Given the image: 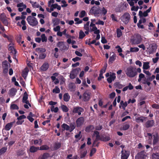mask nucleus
Wrapping results in <instances>:
<instances>
[{
  "label": "nucleus",
  "instance_id": "obj_39",
  "mask_svg": "<svg viewBox=\"0 0 159 159\" xmlns=\"http://www.w3.org/2000/svg\"><path fill=\"white\" fill-rule=\"evenodd\" d=\"M115 86L119 89H121L124 86L120 83L119 82H116L114 84Z\"/></svg>",
  "mask_w": 159,
  "mask_h": 159
},
{
  "label": "nucleus",
  "instance_id": "obj_50",
  "mask_svg": "<svg viewBox=\"0 0 159 159\" xmlns=\"http://www.w3.org/2000/svg\"><path fill=\"white\" fill-rule=\"evenodd\" d=\"M25 153V152L24 150H20L17 152V155L18 156H21L23 155Z\"/></svg>",
  "mask_w": 159,
  "mask_h": 159
},
{
  "label": "nucleus",
  "instance_id": "obj_7",
  "mask_svg": "<svg viewBox=\"0 0 159 159\" xmlns=\"http://www.w3.org/2000/svg\"><path fill=\"white\" fill-rule=\"evenodd\" d=\"M84 122V118L83 117L78 118L76 121V126L77 127H80L82 126Z\"/></svg>",
  "mask_w": 159,
  "mask_h": 159
},
{
  "label": "nucleus",
  "instance_id": "obj_40",
  "mask_svg": "<svg viewBox=\"0 0 159 159\" xmlns=\"http://www.w3.org/2000/svg\"><path fill=\"white\" fill-rule=\"evenodd\" d=\"M76 87L75 85L72 83L69 84V88L72 91H74L75 90Z\"/></svg>",
  "mask_w": 159,
  "mask_h": 159
},
{
  "label": "nucleus",
  "instance_id": "obj_61",
  "mask_svg": "<svg viewBox=\"0 0 159 159\" xmlns=\"http://www.w3.org/2000/svg\"><path fill=\"white\" fill-rule=\"evenodd\" d=\"M61 2L63 4L61 5V7H66L68 6V4L66 3V2L65 0H62Z\"/></svg>",
  "mask_w": 159,
  "mask_h": 159
},
{
  "label": "nucleus",
  "instance_id": "obj_47",
  "mask_svg": "<svg viewBox=\"0 0 159 159\" xmlns=\"http://www.w3.org/2000/svg\"><path fill=\"white\" fill-rule=\"evenodd\" d=\"M28 99V94L26 92H25L24 93L22 98V102L26 101Z\"/></svg>",
  "mask_w": 159,
  "mask_h": 159
},
{
  "label": "nucleus",
  "instance_id": "obj_5",
  "mask_svg": "<svg viewBox=\"0 0 159 159\" xmlns=\"http://www.w3.org/2000/svg\"><path fill=\"white\" fill-rule=\"evenodd\" d=\"M130 19V16L128 12L125 13L120 17V19L121 21L125 24H127L129 22Z\"/></svg>",
  "mask_w": 159,
  "mask_h": 159
},
{
  "label": "nucleus",
  "instance_id": "obj_16",
  "mask_svg": "<svg viewBox=\"0 0 159 159\" xmlns=\"http://www.w3.org/2000/svg\"><path fill=\"white\" fill-rule=\"evenodd\" d=\"M157 48V45L155 43H153L151 44L150 52L151 53H152L156 51Z\"/></svg>",
  "mask_w": 159,
  "mask_h": 159
},
{
  "label": "nucleus",
  "instance_id": "obj_14",
  "mask_svg": "<svg viewBox=\"0 0 159 159\" xmlns=\"http://www.w3.org/2000/svg\"><path fill=\"white\" fill-rule=\"evenodd\" d=\"M90 93H89L84 92L83 95V98L84 101H88L90 98Z\"/></svg>",
  "mask_w": 159,
  "mask_h": 159
},
{
  "label": "nucleus",
  "instance_id": "obj_64",
  "mask_svg": "<svg viewBox=\"0 0 159 159\" xmlns=\"http://www.w3.org/2000/svg\"><path fill=\"white\" fill-rule=\"evenodd\" d=\"M102 128V125H99L95 127V129L97 131H99L101 130Z\"/></svg>",
  "mask_w": 159,
  "mask_h": 159
},
{
  "label": "nucleus",
  "instance_id": "obj_25",
  "mask_svg": "<svg viewBox=\"0 0 159 159\" xmlns=\"http://www.w3.org/2000/svg\"><path fill=\"white\" fill-rule=\"evenodd\" d=\"M9 92L10 95L12 96H14L16 95L17 90L16 89L12 88L10 90Z\"/></svg>",
  "mask_w": 159,
  "mask_h": 159
},
{
  "label": "nucleus",
  "instance_id": "obj_37",
  "mask_svg": "<svg viewBox=\"0 0 159 159\" xmlns=\"http://www.w3.org/2000/svg\"><path fill=\"white\" fill-rule=\"evenodd\" d=\"M85 36V34L82 30L80 31L79 32V39H82Z\"/></svg>",
  "mask_w": 159,
  "mask_h": 159
},
{
  "label": "nucleus",
  "instance_id": "obj_58",
  "mask_svg": "<svg viewBox=\"0 0 159 159\" xmlns=\"http://www.w3.org/2000/svg\"><path fill=\"white\" fill-rule=\"evenodd\" d=\"M111 18L112 19V20L114 21H117V20L116 17L115 15L114 14H112L111 15Z\"/></svg>",
  "mask_w": 159,
  "mask_h": 159
},
{
  "label": "nucleus",
  "instance_id": "obj_4",
  "mask_svg": "<svg viewBox=\"0 0 159 159\" xmlns=\"http://www.w3.org/2000/svg\"><path fill=\"white\" fill-rule=\"evenodd\" d=\"M142 38L141 36L139 34H136L135 36L130 39V42L132 44H138L141 42Z\"/></svg>",
  "mask_w": 159,
  "mask_h": 159
},
{
  "label": "nucleus",
  "instance_id": "obj_34",
  "mask_svg": "<svg viewBox=\"0 0 159 159\" xmlns=\"http://www.w3.org/2000/svg\"><path fill=\"white\" fill-rule=\"evenodd\" d=\"M100 32V31L99 30H96V31H95L94 32V33L95 34H97V36L95 39L96 40H98L100 38V35L99 34Z\"/></svg>",
  "mask_w": 159,
  "mask_h": 159
},
{
  "label": "nucleus",
  "instance_id": "obj_2",
  "mask_svg": "<svg viewBox=\"0 0 159 159\" xmlns=\"http://www.w3.org/2000/svg\"><path fill=\"white\" fill-rule=\"evenodd\" d=\"M101 10L99 7L98 6H93L90 11V12L91 14H93L96 17H98L99 14L101 13Z\"/></svg>",
  "mask_w": 159,
  "mask_h": 159
},
{
  "label": "nucleus",
  "instance_id": "obj_18",
  "mask_svg": "<svg viewBox=\"0 0 159 159\" xmlns=\"http://www.w3.org/2000/svg\"><path fill=\"white\" fill-rule=\"evenodd\" d=\"M39 150V147H35L34 146H31L29 149L31 153L36 152Z\"/></svg>",
  "mask_w": 159,
  "mask_h": 159
},
{
  "label": "nucleus",
  "instance_id": "obj_17",
  "mask_svg": "<svg viewBox=\"0 0 159 159\" xmlns=\"http://www.w3.org/2000/svg\"><path fill=\"white\" fill-rule=\"evenodd\" d=\"M128 105L127 102L125 101L124 102L123 100H121L120 103V104L119 105V107L120 108L122 107V108L124 110H125V107L127 106Z\"/></svg>",
  "mask_w": 159,
  "mask_h": 159
},
{
  "label": "nucleus",
  "instance_id": "obj_23",
  "mask_svg": "<svg viewBox=\"0 0 159 159\" xmlns=\"http://www.w3.org/2000/svg\"><path fill=\"white\" fill-rule=\"evenodd\" d=\"M94 128V126L93 125H90L87 126L85 129V131L87 132H89L91 130H93Z\"/></svg>",
  "mask_w": 159,
  "mask_h": 159
},
{
  "label": "nucleus",
  "instance_id": "obj_13",
  "mask_svg": "<svg viewBox=\"0 0 159 159\" xmlns=\"http://www.w3.org/2000/svg\"><path fill=\"white\" fill-rule=\"evenodd\" d=\"M49 67V64L47 62L44 63L43 65L41 66L40 69L41 71H46Z\"/></svg>",
  "mask_w": 159,
  "mask_h": 159
},
{
  "label": "nucleus",
  "instance_id": "obj_28",
  "mask_svg": "<svg viewBox=\"0 0 159 159\" xmlns=\"http://www.w3.org/2000/svg\"><path fill=\"white\" fill-rule=\"evenodd\" d=\"M35 50L38 52V53L42 52L43 53L46 51V50L45 48H37Z\"/></svg>",
  "mask_w": 159,
  "mask_h": 159
},
{
  "label": "nucleus",
  "instance_id": "obj_56",
  "mask_svg": "<svg viewBox=\"0 0 159 159\" xmlns=\"http://www.w3.org/2000/svg\"><path fill=\"white\" fill-rule=\"evenodd\" d=\"M61 146V144L60 143H56L55 144L54 148L56 150L58 149Z\"/></svg>",
  "mask_w": 159,
  "mask_h": 159
},
{
  "label": "nucleus",
  "instance_id": "obj_24",
  "mask_svg": "<svg viewBox=\"0 0 159 159\" xmlns=\"http://www.w3.org/2000/svg\"><path fill=\"white\" fill-rule=\"evenodd\" d=\"M61 127L62 128V131L65 130H69L70 131V127L66 123H63L61 125Z\"/></svg>",
  "mask_w": 159,
  "mask_h": 159
},
{
  "label": "nucleus",
  "instance_id": "obj_3",
  "mask_svg": "<svg viewBox=\"0 0 159 159\" xmlns=\"http://www.w3.org/2000/svg\"><path fill=\"white\" fill-rule=\"evenodd\" d=\"M26 20L28 23L31 26H34L38 24V21L36 18L30 16L27 17Z\"/></svg>",
  "mask_w": 159,
  "mask_h": 159
},
{
  "label": "nucleus",
  "instance_id": "obj_53",
  "mask_svg": "<svg viewBox=\"0 0 159 159\" xmlns=\"http://www.w3.org/2000/svg\"><path fill=\"white\" fill-rule=\"evenodd\" d=\"M152 157L153 159H159V153H153L152 155Z\"/></svg>",
  "mask_w": 159,
  "mask_h": 159
},
{
  "label": "nucleus",
  "instance_id": "obj_20",
  "mask_svg": "<svg viewBox=\"0 0 159 159\" xmlns=\"http://www.w3.org/2000/svg\"><path fill=\"white\" fill-rule=\"evenodd\" d=\"M14 122H11L6 124L5 127V129L7 131L9 130L12 127Z\"/></svg>",
  "mask_w": 159,
  "mask_h": 159
},
{
  "label": "nucleus",
  "instance_id": "obj_31",
  "mask_svg": "<svg viewBox=\"0 0 159 159\" xmlns=\"http://www.w3.org/2000/svg\"><path fill=\"white\" fill-rule=\"evenodd\" d=\"M49 147L46 145H44L41 146L39 148V150H47L49 149Z\"/></svg>",
  "mask_w": 159,
  "mask_h": 159
},
{
  "label": "nucleus",
  "instance_id": "obj_38",
  "mask_svg": "<svg viewBox=\"0 0 159 159\" xmlns=\"http://www.w3.org/2000/svg\"><path fill=\"white\" fill-rule=\"evenodd\" d=\"M61 108L64 112H67L69 110L68 108L66 106L64 105H63L61 106Z\"/></svg>",
  "mask_w": 159,
  "mask_h": 159
},
{
  "label": "nucleus",
  "instance_id": "obj_32",
  "mask_svg": "<svg viewBox=\"0 0 159 159\" xmlns=\"http://www.w3.org/2000/svg\"><path fill=\"white\" fill-rule=\"evenodd\" d=\"M110 140V138L108 136H106L105 137L101 136V139H100V140L102 141L106 142Z\"/></svg>",
  "mask_w": 159,
  "mask_h": 159
},
{
  "label": "nucleus",
  "instance_id": "obj_46",
  "mask_svg": "<svg viewBox=\"0 0 159 159\" xmlns=\"http://www.w3.org/2000/svg\"><path fill=\"white\" fill-rule=\"evenodd\" d=\"M7 149V148L4 147L0 149V155H1L6 152Z\"/></svg>",
  "mask_w": 159,
  "mask_h": 159
},
{
  "label": "nucleus",
  "instance_id": "obj_9",
  "mask_svg": "<svg viewBox=\"0 0 159 159\" xmlns=\"http://www.w3.org/2000/svg\"><path fill=\"white\" fill-rule=\"evenodd\" d=\"M6 17L4 13L0 15V20L5 25L7 26L8 23L7 20L6 19Z\"/></svg>",
  "mask_w": 159,
  "mask_h": 159
},
{
  "label": "nucleus",
  "instance_id": "obj_30",
  "mask_svg": "<svg viewBox=\"0 0 159 159\" xmlns=\"http://www.w3.org/2000/svg\"><path fill=\"white\" fill-rule=\"evenodd\" d=\"M102 70H101L100 71L99 77H98V80H100L104 78L103 76V74L105 72V69L104 70L103 72H102Z\"/></svg>",
  "mask_w": 159,
  "mask_h": 159
},
{
  "label": "nucleus",
  "instance_id": "obj_35",
  "mask_svg": "<svg viewBox=\"0 0 159 159\" xmlns=\"http://www.w3.org/2000/svg\"><path fill=\"white\" fill-rule=\"evenodd\" d=\"M29 70H25V71H23L22 74V76L25 79L28 74Z\"/></svg>",
  "mask_w": 159,
  "mask_h": 159
},
{
  "label": "nucleus",
  "instance_id": "obj_49",
  "mask_svg": "<svg viewBox=\"0 0 159 159\" xmlns=\"http://www.w3.org/2000/svg\"><path fill=\"white\" fill-rule=\"evenodd\" d=\"M51 110L52 111H54V112L56 113L58 110V108L57 107L55 108L54 106H52L51 107Z\"/></svg>",
  "mask_w": 159,
  "mask_h": 159
},
{
  "label": "nucleus",
  "instance_id": "obj_42",
  "mask_svg": "<svg viewBox=\"0 0 159 159\" xmlns=\"http://www.w3.org/2000/svg\"><path fill=\"white\" fill-rule=\"evenodd\" d=\"M60 91L59 88L57 86H55V88L52 90V92L56 93H59Z\"/></svg>",
  "mask_w": 159,
  "mask_h": 159
},
{
  "label": "nucleus",
  "instance_id": "obj_33",
  "mask_svg": "<svg viewBox=\"0 0 159 159\" xmlns=\"http://www.w3.org/2000/svg\"><path fill=\"white\" fill-rule=\"evenodd\" d=\"M8 63L7 61H5L3 62L2 64V67L3 69H8Z\"/></svg>",
  "mask_w": 159,
  "mask_h": 159
},
{
  "label": "nucleus",
  "instance_id": "obj_10",
  "mask_svg": "<svg viewBox=\"0 0 159 159\" xmlns=\"http://www.w3.org/2000/svg\"><path fill=\"white\" fill-rule=\"evenodd\" d=\"M129 155V152L126 150L121 151V159H127Z\"/></svg>",
  "mask_w": 159,
  "mask_h": 159
},
{
  "label": "nucleus",
  "instance_id": "obj_36",
  "mask_svg": "<svg viewBox=\"0 0 159 159\" xmlns=\"http://www.w3.org/2000/svg\"><path fill=\"white\" fill-rule=\"evenodd\" d=\"M149 62H145L144 63L143 66V69L147 70L149 68L150 66L149 65Z\"/></svg>",
  "mask_w": 159,
  "mask_h": 159
},
{
  "label": "nucleus",
  "instance_id": "obj_63",
  "mask_svg": "<svg viewBox=\"0 0 159 159\" xmlns=\"http://www.w3.org/2000/svg\"><path fill=\"white\" fill-rule=\"evenodd\" d=\"M152 107L153 108L157 109H159V105L158 104L156 103L153 104L152 105Z\"/></svg>",
  "mask_w": 159,
  "mask_h": 159
},
{
  "label": "nucleus",
  "instance_id": "obj_60",
  "mask_svg": "<svg viewBox=\"0 0 159 159\" xmlns=\"http://www.w3.org/2000/svg\"><path fill=\"white\" fill-rule=\"evenodd\" d=\"M22 39V36L21 35H20L17 38V42L19 44L21 45L20 43L21 42Z\"/></svg>",
  "mask_w": 159,
  "mask_h": 159
},
{
  "label": "nucleus",
  "instance_id": "obj_1",
  "mask_svg": "<svg viewBox=\"0 0 159 159\" xmlns=\"http://www.w3.org/2000/svg\"><path fill=\"white\" fill-rule=\"evenodd\" d=\"M126 74L129 77L133 78L137 75L136 68L130 66L127 68L126 72Z\"/></svg>",
  "mask_w": 159,
  "mask_h": 159
},
{
  "label": "nucleus",
  "instance_id": "obj_54",
  "mask_svg": "<svg viewBox=\"0 0 159 159\" xmlns=\"http://www.w3.org/2000/svg\"><path fill=\"white\" fill-rule=\"evenodd\" d=\"M87 153V150H85L84 152H81L80 154V158H83L84 157Z\"/></svg>",
  "mask_w": 159,
  "mask_h": 159
},
{
  "label": "nucleus",
  "instance_id": "obj_43",
  "mask_svg": "<svg viewBox=\"0 0 159 159\" xmlns=\"http://www.w3.org/2000/svg\"><path fill=\"white\" fill-rule=\"evenodd\" d=\"M139 49L137 47H131L130 51L131 52H136L139 51Z\"/></svg>",
  "mask_w": 159,
  "mask_h": 159
},
{
  "label": "nucleus",
  "instance_id": "obj_45",
  "mask_svg": "<svg viewBox=\"0 0 159 159\" xmlns=\"http://www.w3.org/2000/svg\"><path fill=\"white\" fill-rule=\"evenodd\" d=\"M10 108L11 110H18L19 108L17 105L12 104L11 105Z\"/></svg>",
  "mask_w": 159,
  "mask_h": 159
},
{
  "label": "nucleus",
  "instance_id": "obj_12",
  "mask_svg": "<svg viewBox=\"0 0 159 159\" xmlns=\"http://www.w3.org/2000/svg\"><path fill=\"white\" fill-rule=\"evenodd\" d=\"M152 144L153 145H156L159 141V137L157 133L153 135Z\"/></svg>",
  "mask_w": 159,
  "mask_h": 159
},
{
  "label": "nucleus",
  "instance_id": "obj_41",
  "mask_svg": "<svg viewBox=\"0 0 159 159\" xmlns=\"http://www.w3.org/2000/svg\"><path fill=\"white\" fill-rule=\"evenodd\" d=\"M117 36L118 38L120 37L122 35V32L120 29L118 28L116 30Z\"/></svg>",
  "mask_w": 159,
  "mask_h": 159
},
{
  "label": "nucleus",
  "instance_id": "obj_19",
  "mask_svg": "<svg viewBox=\"0 0 159 159\" xmlns=\"http://www.w3.org/2000/svg\"><path fill=\"white\" fill-rule=\"evenodd\" d=\"M145 151L143 150L138 153L137 155L139 158L143 159L145 157Z\"/></svg>",
  "mask_w": 159,
  "mask_h": 159
},
{
  "label": "nucleus",
  "instance_id": "obj_48",
  "mask_svg": "<svg viewBox=\"0 0 159 159\" xmlns=\"http://www.w3.org/2000/svg\"><path fill=\"white\" fill-rule=\"evenodd\" d=\"M46 56V54L45 53L40 54L39 57V59H44Z\"/></svg>",
  "mask_w": 159,
  "mask_h": 159
},
{
  "label": "nucleus",
  "instance_id": "obj_57",
  "mask_svg": "<svg viewBox=\"0 0 159 159\" xmlns=\"http://www.w3.org/2000/svg\"><path fill=\"white\" fill-rule=\"evenodd\" d=\"M42 157L44 159H47L48 158L50 157V155L48 153L46 152L43 154Z\"/></svg>",
  "mask_w": 159,
  "mask_h": 159
},
{
  "label": "nucleus",
  "instance_id": "obj_55",
  "mask_svg": "<svg viewBox=\"0 0 159 159\" xmlns=\"http://www.w3.org/2000/svg\"><path fill=\"white\" fill-rule=\"evenodd\" d=\"M74 20L76 22L75 23V24H80L82 22V20H80V19L78 18H75Z\"/></svg>",
  "mask_w": 159,
  "mask_h": 159
},
{
  "label": "nucleus",
  "instance_id": "obj_22",
  "mask_svg": "<svg viewBox=\"0 0 159 159\" xmlns=\"http://www.w3.org/2000/svg\"><path fill=\"white\" fill-rule=\"evenodd\" d=\"M116 58V56L115 54H113L111 56H110L108 60V64H110L112 63Z\"/></svg>",
  "mask_w": 159,
  "mask_h": 159
},
{
  "label": "nucleus",
  "instance_id": "obj_8",
  "mask_svg": "<svg viewBox=\"0 0 159 159\" xmlns=\"http://www.w3.org/2000/svg\"><path fill=\"white\" fill-rule=\"evenodd\" d=\"M80 70V68L75 69L72 70L70 75V78L72 79L75 78L77 74Z\"/></svg>",
  "mask_w": 159,
  "mask_h": 159
},
{
  "label": "nucleus",
  "instance_id": "obj_62",
  "mask_svg": "<svg viewBox=\"0 0 159 159\" xmlns=\"http://www.w3.org/2000/svg\"><path fill=\"white\" fill-rule=\"evenodd\" d=\"M102 13L104 15H105L107 12V10L104 7H103L102 10H101Z\"/></svg>",
  "mask_w": 159,
  "mask_h": 159
},
{
  "label": "nucleus",
  "instance_id": "obj_26",
  "mask_svg": "<svg viewBox=\"0 0 159 159\" xmlns=\"http://www.w3.org/2000/svg\"><path fill=\"white\" fill-rule=\"evenodd\" d=\"M90 26L91 27H92V29H90V32L93 31L94 32L95 31H96V30H98L95 26V24L93 23H91L90 25Z\"/></svg>",
  "mask_w": 159,
  "mask_h": 159
},
{
  "label": "nucleus",
  "instance_id": "obj_6",
  "mask_svg": "<svg viewBox=\"0 0 159 159\" xmlns=\"http://www.w3.org/2000/svg\"><path fill=\"white\" fill-rule=\"evenodd\" d=\"M84 111L83 108L79 106L74 107L72 110V112L74 114H77L78 115H81V113Z\"/></svg>",
  "mask_w": 159,
  "mask_h": 159
},
{
  "label": "nucleus",
  "instance_id": "obj_51",
  "mask_svg": "<svg viewBox=\"0 0 159 159\" xmlns=\"http://www.w3.org/2000/svg\"><path fill=\"white\" fill-rule=\"evenodd\" d=\"M130 127V125L129 124H125L123 125L122 129L123 130H126L128 129Z\"/></svg>",
  "mask_w": 159,
  "mask_h": 159
},
{
  "label": "nucleus",
  "instance_id": "obj_44",
  "mask_svg": "<svg viewBox=\"0 0 159 159\" xmlns=\"http://www.w3.org/2000/svg\"><path fill=\"white\" fill-rule=\"evenodd\" d=\"M41 39L43 42H47V38L45 36V34H43L41 35Z\"/></svg>",
  "mask_w": 159,
  "mask_h": 159
},
{
  "label": "nucleus",
  "instance_id": "obj_27",
  "mask_svg": "<svg viewBox=\"0 0 159 159\" xmlns=\"http://www.w3.org/2000/svg\"><path fill=\"white\" fill-rule=\"evenodd\" d=\"M70 98V97L68 93H65L63 95V100L66 102H68Z\"/></svg>",
  "mask_w": 159,
  "mask_h": 159
},
{
  "label": "nucleus",
  "instance_id": "obj_59",
  "mask_svg": "<svg viewBox=\"0 0 159 159\" xmlns=\"http://www.w3.org/2000/svg\"><path fill=\"white\" fill-rule=\"evenodd\" d=\"M57 6V3L52 4L51 6L50 11H53L54 10V9L56 8V6Z\"/></svg>",
  "mask_w": 159,
  "mask_h": 159
},
{
  "label": "nucleus",
  "instance_id": "obj_21",
  "mask_svg": "<svg viewBox=\"0 0 159 159\" xmlns=\"http://www.w3.org/2000/svg\"><path fill=\"white\" fill-rule=\"evenodd\" d=\"M146 118V117L143 116H141L139 117H136V121L137 123L143 122L144 119Z\"/></svg>",
  "mask_w": 159,
  "mask_h": 159
},
{
  "label": "nucleus",
  "instance_id": "obj_29",
  "mask_svg": "<svg viewBox=\"0 0 159 159\" xmlns=\"http://www.w3.org/2000/svg\"><path fill=\"white\" fill-rule=\"evenodd\" d=\"M70 132H71L75 128V122L70 123Z\"/></svg>",
  "mask_w": 159,
  "mask_h": 159
},
{
  "label": "nucleus",
  "instance_id": "obj_52",
  "mask_svg": "<svg viewBox=\"0 0 159 159\" xmlns=\"http://www.w3.org/2000/svg\"><path fill=\"white\" fill-rule=\"evenodd\" d=\"M96 149L95 148H92L90 151V157H92L93 155L95 153L96 151Z\"/></svg>",
  "mask_w": 159,
  "mask_h": 159
},
{
  "label": "nucleus",
  "instance_id": "obj_15",
  "mask_svg": "<svg viewBox=\"0 0 159 159\" xmlns=\"http://www.w3.org/2000/svg\"><path fill=\"white\" fill-rule=\"evenodd\" d=\"M154 123L153 120H148L146 123V126L147 128L152 127L154 125Z\"/></svg>",
  "mask_w": 159,
  "mask_h": 159
},
{
  "label": "nucleus",
  "instance_id": "obj_11",
  "mask_svg": "<svg viewBox=\"0 0 159 159\" xmlns=\"http://www.w3.org/2000/svg\"><path fill=\"white\" fill-rule=\"evenodd\" d=\"M115 75V74L113 72L110 75V76L107 79V81L109 84L111 83L112 81H114L115 79L116 78Z\"/></svg>",
  "mask_w": 159,
  "mask_h": 159
}]
</instances>
